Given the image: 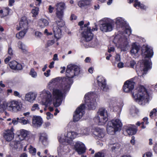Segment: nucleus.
<instances>
[{"label":"nucleus","mask_w":157,"mask_h":157,"mask_svg":"<svg viewBox=\"0 0 157 157\" xmlns=\"http://www.w3.org/2000/svg\"><path fill=\"white\" fill-rule=\"evenodd\" d=\"M71 81L68 79L58 77L52 79L48 83L47 88L51 90L53 88L52 97L55 99L54 106H59L62 102L61 98L63 94L70 89Z\"/></svg>","instance_id":"1"},{"label":"nucleus","mask_w":157,"mask_h":157,"mask_svg":"<svg viewBox=\"0 0 157 157\" xmlns=\"http://www.w3.org/2000/svg\"><path fill=\"white\" fill-rule=\"evenodd\" d=\"M93 93H88L84 96L85 104H82L78 107L73 115V121L76 122L79 121L84 114V109L85 106H87L90 109H95L96 106V99Z\"/></svg>","instance_id":"2"},{"label":"nucleus","mask_w":157,"mask_h":157,"mask_svg":"<svg viewBox=\"0 0 157 157\" xmlns=\"http://www.w3.org/2000/svg\"><path fill=\"white\" fill-rule=\"evenodd\" d=\"M132 96L139 104L144 105L149 101V96L146 88L140 86L134 90Z\"/></svg>","instance_id":"3"},{"label":"nucleus","mask_w":157,"mask_h":157,"mask_svg":"<svg viewBox=\"0 0 157 157\" xmlns=\"http://www.w3.org/2000/svg\"><path fill=\"white\" fill-rule=\"evenodd\" d=\"M22 105L21 102L13 100L7 102H4L0 105V112L5 110L13 113H17L21 110Z\"/></svg>","instance_id":"4"},{"label":"nucleus","mask_w":157,"mask_h":157,"mask_svg":"<svg viewBox=\"0 0 157 157\" xmlns=\"http://www.w3.org/2000/svg\"><path fill=\"white\" fill-rule=\"evenodd\" d=\"M122 126L121 121L118 119H114L108 122L107 126V131L110 134H113L115 132L120 131Z\"/></svg>","instance_id":"5"},{"label":"nucleus","mask_w":157,"mask_h":157,"mask_svg":"<svg viewBox=\"0 0 157 157\" xmlns=\"http://www.w3.org/2000/svg\"><path fill=\"white\" fill-rule=\"evenodd\" d=\"M40 96L41 98V102L43 105L45 106L44 110H46V107L50 106L54 102L55 99L52 97L51 92L49 91L44 90L40 92Z\"/></svg>","instance_id":"6"},{"label":"nucleus","mask_w":157,"mask_h":157,"mask_svg":"<svg viewBox=\"0 0 157 157\" xmlns=\"http://www.w3.org/2000/svg\"><path fill=\"white\" fill-rule=\"evenodd\" d=\"M80 71L79 67L73 64H70L67 66L66 72L67 77L63 78L68 79L71 80V82L70 84V88L72 83L71 78H73L75 76L78 75L79 74Z\"/></svg>","instance_id":"7"},{"label":"nucleus","mask_w":157,"mask_h":157,"mask_svg":"<svg viewBox=\"0 0 157 157\" xmlns=\"http://www.w3.org/2000/svg\"><path fill=\"white\" fill-rule=\"evenodd\" d=\"M94 121L100 125L104 124L108 121L107 111L104 109H100L97 115L94 118Z\"/></svg>","instance_id":"8"},{"label":"nucleus","mask_w":157,"mask_h":157,"mask_svg":"<svg viewBox=\"0 0 157 157\" xmlns=\"http://www.w3.org/2000/svg\"><path fill=\"white\" fill-rule=\"evenodd\" d=\"M94 34L91 31L90 27H87L84 29L82 33V37L84 41L82 43V45L86 48H88L89 47L88 42L91 40L93 38Z\"/></svg>","instance_id":"9"},{"label":"nucleus","mask_w":157,"mask_h":157,"mask_svg":"<svg viewBox=\"0 0 157 157\" xmlns=\"http://www.w3.org/2000/svg\"><path fill=\"white\" fill-rule=\"evenodd\" d=\"M124 33H125L127 35L125 36H123L121 38H119L118 41V43L120 44V47L123 50H124L128 46V41L127 37L130 34L131 30L129 27H128L126 28Z\"/></svg>","instance_id":"10"},{"label":"nucleus","mask_w":157,"mask_h":157,"mask_svg":"<svg viewBox=\"0 0 157 157\" xmlns=\"http://www.w3.org/2000/svg\"><path fill=\"white\" fill-rule=\"evenodd\" d=\"M141 63L140 71H137V72L139 76L143 77L144 74H146L147 71L151 68L150 59L143 60Z\"/></svg>","instance_id":"11"},{"label":"nucleus","mask_w":157,"mask_h":157,"mask_svg":"<svg viewBox=\"0 0 157 157\" xmlns=\"http://www.w3.org/2000/svg\"><path fill=\"white\" fill-rule=\"evenodd\" d=\"M78 136V132H75L72 131H70L67 132V133L64 135L65 139L62 138V137L58 138L59 140L60 143H63L64 142H67L68 143L70 142L75 138L77 136Z\"/></svg>","instance_id":"12"},{"label":"nucleus","mask_w":157,"mask_h":157,"mask_svg":"<svg viewBox=\"0 0 157 157\" xmlns=\"http://www.w3.org/2000/svg\"><path fill=\"white\" fill-rule=\"evenodd\" d=\"M104 23L100 25V30L103 32H107L111 31L113 28V23L107 18L103 20Z\"/></svg>","instance_id":"13"},{"label":"nucleus","mask_w":157,"mask_h":157,"mask_svg":"<svg viewBox=\"0 0 157 157\" xmlns=\"http://www.w3.org/2000/svg\"><path fill=\"white\" fill-rule=\"evenodd\" d=\"M14 130L13 128H11L10 129H6L4 130L3 136L6 141L10 142L14 138Z\"/></svg>","instance_id":"14"},{"label":"nucleus","mask_w":157,"mask_h":157,"mask_svg":"<svg viewBox=\"0 0 157 157\" xmlns=\"http://www.w3.org/2000/svg\"><path fill=\"white\" fill-rule=\"evenodd\" d=\"M134 80V78H132L125 82L123 87L124 92L126 93L129 92L133 89L135 85Z\"/></svg>","instance_id":"15"},{"label":"nucleus","mask_w":157,"mask_h":157,"mask_svg":"<svg viewBox=\"0 0 157 157\" xmlns=\"http://www.w3.org/2000/svg\"><path fill=\"white\" fill-rule=\"evenodd\" d=\"M74 147L75 150L79 155L82 154L85 152L86 148L85 145L80 141L76 142Z\"/></svg>","instance_id":"16"},{"label":"nucleus","mask_w":157,"mask_h":157,"mask_svg":"<svg viewBox=\"0 0 157 157\" xmlns=\"http://www.w3.org/2000/svg\"><path fill=\"white\" fill-rule=\"evenodd\" d=\"M153 53L152 48L148 46H143L142 49V55L145 58H151Z\"/></svg>","instance_id":"17"},{"label":"nucleus","mask_w":157,"mask_h":157,"mask_svg":"<svg viewBox=\"0 0 157 157\" xmlns=\"http://www.w3.org/2000/svg\"><path fill=\"white\" fill-rule=\"evenodd\" d=\"M98 84L101 89L103 90L107 91L109 88L106 85L105 79L102 76H98L97 78Z\"/></svg>","instance_id":"18"},{"label":"nucleus","mask_w":157,"mask_h":157,"mask_svg":"<svg viewBox=\"0 0 157 157\" xmlns=\"http://www.w3.org/2000/svg\"><path fill=\"white\" fill-rule=\"evenodd\" d=\"M28 28V21L25 17H23L20 22L19 27L17 26L16 29L17 30H22L27 31Z\"/></svg>","instance_id":"19"},{"label":"nucleus","mask_w":157,"mask_h":157,"mask_svg":"<svg viewBox=\"0 0 157 157\" xmlns=\"http://www.w3.org/2000/svg\"><path fill=\"white\" fill-rule=\"evenodd\" d=\"M42 123V119L40 117L34 116L33 117L32 124L34 127L38 128L40 127Z\"/></svg>","instance_id":"20"},{"label":"nucleus","mask_w":157,"mask_h":157,"mask_svg":"<svg viewBox=\"0 0 157 157\" xmlns=\"http://www.w3.org/2000/svg\"><path fill=\"white\" fill-rule=\"evenodd\" d=\"M37 94L34 92H30L26 94L25 95V99L30 103L33 102L35 100Z\"/></svg>","instance_id":"21"},{"label":"nucleus","mask_w":157,"mask_h":157,"mask_svg":"<svg viewBox=\"0 0 157 157\" xmlns=\"http://www.w3.org/2000/svg\"><path fill=\"white\" fill-rule=\"evenodd\" d=\"M10 145L12 147L14 148L17 151L21 150L23 147V144L22 143H21L18 141L12 142L10 143Z\"/></svg>","instance_id":"22"},{"label":"nucleus","mask_w":157,"mask_h":157,"mask_svg":"<svg viewBox=\"0 0 157 157\" xmlns=\"http://www.w3.org/2000/svg\"><path fill=\"white\" fill-rule=\"evenodd\" d=\"M29 134V132L25 129H21L19 131V134L18 135V138L20 140H23Z\"/></svg>","instance_id":"23"},{"label":"nucleus","mask_w":157,"mask_h":157,"mask_svg":"<svg viewBox=\"0 0 157 157\" xmlns=\"http://www.w3.org/2000/svg\"><path fill=\"white\" fill-rule=\"evenodd\" d=\"M53 31L55 37L57 40L62 37V34L60 28L56 26H54L53 28Z\"/></svg>","instance_id":"24"},{"label":"nucleus","mask_w":157,"mask_h":157,"mask_svg":"<svg viewBox=\"0 0 157 157\" xmlns=\"http://www.w3.org/2000/svg\"><path fill=\"white\" fill-rule=\"evenodd\" d=\"M76 131L78 132V136L87 135L90 132V129L88 128H82L80 129V128H77Z\"/></svg>","instance_id":"25"},{"label":"nucleus","mask_w":157,"mask_h":157,"mask_svg":"<svg viewBox=\"0 0 157 157\" xmlns=\"http://www.w3.org/2000/svg\"><path fill=\"white\" fill-rule=\"evenodd\" d=\"M116 24L117 27H123L125 26L126 22L121 17H118L115 19Z\"/></svg>","instance_id":"26"},{"label":"nucleus","mask_w":157,"mask_h":157,"mask_svg":"<svg viewBox=\"0 0 157 157\" xmlns=\"http://www.w3.org/2000/svg\"><path fill=\"white\" fill-rule=\"evenodd\" d=\"M126 132L129 135H132L135 134L137 132V130L135 125L132 127H127L126 130Z\"/></svg>","instance_id":"27"},{"label":"nucleus","mask_w":157,"mask_h":157,"mask_svg":"<svg viewBox=\"0 0 157 157\" xmlns=\"http://www.w3.org/2000/svg\"><path fill=\"white\" fill-rule=\"evenodd\" d=\"M49 22L45 19H41L39 20L38 25L41 28H43L48 25Z\"/></svg>","instance_id":"28"},{"label":"nucleus","mask_w":157,"mask_h":157,"mask_svg":"<svg viewBox=\"0 0 157 157\" xmlns=\"http://www.w3.org/2000/svg\"><path fill=\"white\" fill-rule=\"evenodd\" d=\"M94 134L95 136L96 137L101 138L105 136L104 132L100 128L97 129L94 132Z\"/></svg>","instance_id":"29"},{"label":"nucleus","mask_w":157,"mask_h":157,"mask_svg":"<svg viewBox=\"0 0 157 157\" xmlns=\"http://www.w3.org/2000/svg\"><path fill=\"white\" fill-rule=\"evenodd\" d=\"M40 140L43 144L45 145L47 144V138L46 134L44 133L40 134Z\"/></svg>","instance_id":"30"},{"label":"nucleus","mask_w":157,"mask_h":157,"mask_svg":"<svg viewBox=\"0 0 157 157\" xmlns=\"http://www.w3.org/2000/svg\"><path fill=\"white\" fill-rule=\"evenodd\" d=\"M18 47L21 50L22 52L24 53L27 54L29 53L28 50L26 49L25 46L21 42H18Z\"/></svg>","instance_id":"31"},{"label":"nucleus","mask_w":157,"mask_h":157,"mask_svg":"<svg viewBox=\"0 0 157 157\" xmlns=\"http://www.w3.org/2000/svg\"><path fill=\"white\" fill-rule=\"evenodd\" d=\"M109 107L114 111H117L119 109V106L116 105V101H112L110 102Z\"/></svg>","instance_id":"32"},{"label":"nucleus","mask_w":157,"mask_h":157,"mask_svg":"<svg viewBox=\"0 0 157 157\" xmlns=\"http://www.w3.org/2000/svg\"><path fill=\"white\" fill-rule=\"evenodd\" d=\"M66 147L61 144L57 148V152L59 155L61 156L65 151V149Z\"/></svg>","instance_id":"33"},{"label":"nucleus","mask_w":157,"mask_h":157,"mask_svg":"<svg viewBox=\"0 0 157 157\" xmlns=\"http://www.w3.org/2000/svg\"><path fill=\"white\" fill-rule=\"evenodd\" d=\"M139 50V48L135 43H133L132 45V49L131 52L132 54L135 55L137 53Z\"/></svg>","instance_id":"34"},{"label":"nucleus","mask_w":157,"mask_h":157,"mask_svg":"<svg viewBox=\"0 0 157 157\" xmlns=\"http://www.w3.org/2000/svg\"><path fill=\"white\" fill-rule=\"evenodd\" d=\"M90 4V1L88 0H82L78 2V5L80 7H82L89 5Z\"/></svg>","instance_id":"35"},{"label":"nucleus","mask_w":157,"mask_h":157,"mask_svg":"<svg viewBox=\"0 0 157 157\" xmlns=\"http://www.w3.org/2000/svg\"><path fill=\"white\" fill-rule=\"evenodd\" d=\"M56 10H64L65 8V4L62 2L57 3L56 4Z\"/></svg>","instance_id":"36"},{"label":"nucleus","mask_w":157,"mask_h":157,"mask_svg":"<svg viewBox=\"0 0 157 157\" xmlns=\"http://www.w3.org/2000/svg\"><path fill=\"white\" fill-rule=\"evenodd\" d=\"M134 6L137 8V7H140L142 9L145 10L146 7V6L144 5L143 4H141L139 2L138 0H135L134 1Z\"/></svg>","instance_id":"37"},{"label":"nucleus","mask_w":157,"mask_h":157,"mask_svg":"<svg viewBox=\"0 0 157 157\" xmlns=\"http://www.w3.org/2000/svg\"><path fill=\"white\" fill-rule=\"evenodd\" d=\"M56 17L60 20H62L64 16V10H56Z\"/></svg>","instance_id":"38"},{"label":"nucleus","mask_w":157,"mask_h":157,"mask_svg":"<svg viewBox=\"0 0 157 157\" xmlns=\"http://www.w3.org/2000/svg\"><path fill=\"white\" fill-rule=\"evenodd\" d=\"M23 117L22 119H19L18 117L17 118V120H18V121L19 122L21 123L22 124L25 125L26 124H30V120L28 119H27V120L26 119H23Z\"/></svg>","instance_id":"39"},{"label":"nucleus","mask_w":157,"mask_h":157,"mask_svg":"<svg viewBox=\"0 0 157 157\" xmlns=\"http://www.w3.org/2000/svg\"><path fill=\"white\" fill-rule=\"evenodd\" d=\"M26 32V31L22 30L19 32L18 33L16 34V37L18 39L21 38L24 36Z\"/></svg>","instance_id":"40"},{"label":"nucleus","mask_w":157,"mask_h":157,"mask_svg":"<svg viewBox=\"0 0 157 157\" xmlns=\"http://www.w3.org/2000/svg\"><path fill=\"white\" fill-rule=\"evenodd\" d=\"M10 9L8 7H6L3 10H0V14H2L3 17L7 16L9 13Z\"/></svg>","instance_id":"41"},{"label":"nucleus","mask_w":157,"mask_h":157,"mask_svg":"<svg viewBox=\"0 0 157 157\" xmlns=\"http://www.w3.org/2000/svg\"><path fill=\"white\" fill-rule=\"evenodd\" d=\"M60 20V21H56V24L54 26H56L60 28L64 26L65 25L64 22L62 20Z\"/></svg>","instance_id":"42"},{"label":"nucleus","mask_w":157,"mask_h":157,"mask_svg":"<svg viewBox=\"0 0 157 157\" xmlns=\"http://www.w3.org/2000/svg\"><path fill=\"white\" fill-rule=\"evenodd\" d=\"M17 63V62L15 61H12L9 63V66L12 69L15 70Z\"/></svg>","instance_id":"43"},{"label":"nucleus","mask_w":157,"mask_h":157,"mask_svg":"<svg viewBox=\"0 0 157 157\" xmlns=\"http://www.w3.org/2000/svg\"><path fill=\"white\" fill-rule=\"evenodd\" d=\"M29 75L33 78H36L37 76L36 72L35 71L34 69L33 68H32L31 69L30 71L29 72Z\"/></svg>","instance_id":"44"},{"label":"nucleus","mask_w":157,"mask_h":157,"mask_svg":"<svg viewBox=\"0 0 157 157\" xmlns=\"http://www.w3.org/2000/svg\"><path fill=\"white\" fill-rule=\"evenodd\" d=\"M29 152L31 153L33 155H35L36 152V149L35 148H34L31 145L30 146L29 148Z\"/></svg>","instance_id":"45"},{"label":"nucleus","mask_w":157,"mask_h":157,"mask_svg":"<svg viewBox=\"0 0 157 157\" xmlns=\"http://www.w3.org/2000/svg\"><path fill=\"white\" fill-rule=\"evenodd\" d=\"M39 8L38 7H34L32 10V13L34 16H35L38 13Z\"/></svg>","instance_id":"46"},{"label":"nucleus","mask_w":157,"mask_h":157,"mask_svg":"<svg viewBox=\"0 0 157 157\" xmlns=\"http://www.w3.org/2000/svg\"><path fill=\"white\" fill-rule=\"evenodd\" d=\"M120 147V145L118 144H115L111 147L112 151H114L116 149H118Z\"/></svg>","instance_id":"47"},{"label":"nucleus","mask_w":157,"mask_h":157,"mask_svg":"<svg viewBox=\"0 0 157 157\" xmlns=\"http://www.w3.org/2000/svg\"><path fill=\"white\" fill-rule=\"evenodd\" d=\"M157 110L155 109H154L150 113V116L152 117L154 116H156L157 115Z\"/></svg>","instance_id":"48"},{"label":"nucleus","mask_w":157,"mask_h":157,"mask_svg":"<svg viewBox=\"0 0 157 157\" xmlns=\"http://www.w3.org/2000/svg\"><path fill=\"white\" fill-rule=\"evenodd\" d=\"M98 44V40L96 39H95L91 42L90 45H89V46H90L91 47H94L97 46Z\"/></svg>","instance_id":"49"},{"label":"nucleus","mask_w":157,"mask_h":157,"mask_svg":"<svg viewBox=\"0 0 157 157\" xmlns=\"http://www.w3.org/2000/svg\"><path fill=\"white\" fill-rule=\"evenodd\" d=\"M105 155L104 152H98L95 154L94 157H104Z\"/></svg>","instance_id":"50"},{"label":"nucleus","mask_w":157,"mask_h":157,"mask_svg":"<svg viewBox=\"0 0 157 157\" xmlns=\"http://www.w3.org/2000/svg\"><path fill=\"white\" fill-rule=\"evenodd\" d=\"M136 64V62L134 60H132L130 61V65H126V66L127 67H129L130 66V67L131 68H133L134 66V65Z\"/></svg>","instance_id":"51"},{"label":"nucleus","mask_w":157,"mask_h":157,"mask_svg":"<svg viewBox=\"0 0 157 157\" xmlns=\"http://www.w3.org/2000/svg\"><path fill=\"white\" fill-rule=\"evenodd\" d=\"M39 109V105L37 104H34L31 109V110L32 111H34L36 110H38Z\"/></svg>","instance_id":"52"},{"label":"nucleus","mask_w":157,"mask_h":157,"mask_svg":"<svg viewBox=\"0 0 157 157\" xmlns=\"http://www.w3.org/2000/svg\"><path fill=\"white\" fill-rule=\"evenodd\" d=\"M46 118L47 120H49L53 118V115L49 112L46 113Z\"/></svg>","instance_id":"53"},{"label":"nucleus","mask_w":157,"mask_h":157,"mask_svg":"<svg viewBox=\"0 0 157 157\" xmlns=\"http://www.w3.org/2000/svg\"><path fill=\"white\" fill-rule=\"evenodd\" d=\"M22 66L20 63H17L15 70H21L22 69Z\"/></svg>","instance_id":"54"},{"label":"nucleus","mask_w":157,"mask_h":157,"mask_svg":"<svg viewBox=\"0 0 157 157\" xmlns=\"http://www.w3.org/2000/svg\"><path fill=\"white\" fill-rule=\"evenodd\" d=\"M30 113L29 112H27L26 113H23V115L25 117H26L29 120H30V119L31 117V116L30 115Z\"/></svg>","instance_id":"55"},{"label":"nucleus","mask_w":157,"mask_h":157,"mask_svg":"<svg viewBox=\"0 0 157 157\" xmlns=\"http://www.w3.org/2000/svg\"><path fill=\"white\" fill-rule=\"evenodd\" d=\"M152 154L150 152H147L144 154L143 157H151Z\"/></svg>","instance_id":"56"},{"label":"nucleus","mask_w":157,"mask_h":157,"mask_svg":"<svg viewBox=\"0 0 157 157\" xmlns=\"http://www.w3.org/2000/svg\"><path fill=\"white\" fill-rule=\"evenodd\" d=\"M19 122L18 120H17V118H14L12 119V123L14 125H16L17 124L18 122Z\"/></svg>","instance_id":"57"},{"label":"nucleus","mask_w":157,"mask_h":157,"mask_svg":"<svg viewBox=\"0 0 157 157\" xmlns=\"http://www.w3.org/2000/svg\"><path fill=\"white\" fill-rule=\"evenodd\" d=\"M48 10V12L50 13H52L53 12V10H54V8L52 7L50 5L49 6Z\"/></svg>","instance_id":"58"},{"label":"nucleus","mask_w":157,"mask_h":157,"mask_svg":"<svg viewBox=\"0 0 157 157\" xmlns=\"http://www.w3.org/2000/svg\"><path fill=\"white\" fill-rule=\"evenodd\" d=\"M51 125L50 122H45L44 123L43 125V126L44 128H47L49 126Z\"/></svg>","instance_id":"59"},{"label":"nucleus","mask_w":157,"mask_h":157,"mask_svg":"<svg viewBox=\"0 0 157 157\" xmlns=\"http://www.w3.org/2000/svg\"><path fill=\"white\" fill-rule=\"evenodd\" d=\"M13 95L15 96H17L19 98H20L21 97V96L20 95L19 93L16 91H15L14 92Z\"/></svg>","instance_id":"60"},{"label":"nucleus","mask_w":157,"mask_h":157,"mask_svg":"<svg viewBox=\"0 0 157 157\" xmlns=\"http://www.w3.org/2000/svg\"><path fill=\"white\" fill-rule=\"evenodd\" d=\"M35 36L38 37H40L42 36V33L38 31L36 32L35 33Z\"/></svg>","instance_id":"61"},{"label":"nucleus","mask_w":157,"mask_h":157,"mask_svg":"<svg viewBox=\"0 0 157 157\" xmlns=\"http://www.w3.org/2000/svg\"><path fill=\"white\" fill-rule=\"evenodd\" d=\"M50 70H47L46 72L44 73V75L46 77H48L50 75Z\"/></svg>","instance_id":"62"},{"label":"nucleus","mask_w":157,"mask_h":157,"mask_svg":"<svg viewBox=\"0 0 157 157\" xmlns=\"http://www.w3.org/2000/svg\"><path fill=\"white\" fill-rule=\"evenodd\" d=\"M15 2L14 0H10L9 1V6H12Z\"/></svg>","instance_id":"63"},{"label":"nucleus","mask_w":157,"mask_h":157,"mask_svg":"<svg viewBox=\"0 0 157 157\" xmlns=\"http://www.w3.org/2000/svg\"><path fill=\"white\" fill-rule=\"evenodd\" d=\"M8 52L9 55H12L13 54V51L11 48H9Z\"/></svg>","instance_id":"64"}]
</instances>
